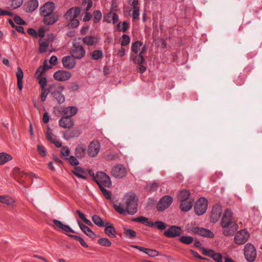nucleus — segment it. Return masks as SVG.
Segmentation results:
<instances>
[{
    "mask_svg": "<svg viewBox=\"0 0 262 262\" xmlns=\"http://www.w3.org/2000/svg\"><path fill=\"white\" fill-rule=\"evenodd\" d=\"M190 195V193L189 191L186 190H183L180 191L178 195V198L181 202L187 201V200L189 198Z\"/></svg>",
    "mask_w": 262,
    "mask_h": 262,
    "instance_id": "obj_35",
    "label": "nucleus"
},
{
    "mask_svg": "<svg viewBox=\"0 0 262 262\" xmlns=\"http://www.w3.org/2000/svg\"><path fill=\"white\" fill-rule=\"evenodd\" d=\"M100 149V143L98 141H92L91 142L88 147V155L91 157H95L98 154Z\"/></svg>",
    "mask_w": 262,
    "mask_h": 262,
    "instance_id": "obj_16",
    "label": "nucleus"
},
{
    "mask_svg": "<svg viewBox=\"0 0 262 262\" xmlns=\"http://www.w3.org/2000/svg\"><path fill=\"white\" fill-rule=\"evenodd\" d=\"M77 112V108L75 106H68L65 107L63 110L64 116L72 118L73 116L76 114Z\"/></svg>",
    "mask_w": 262,
    "mask_h": 262,
    "instance_id": "obj_33",
    "label": "nucleus"
},
{
    "mask_svg": "<svg viewBox=\"0 0 262 262\" xmlns=\"http://www.w3.org/2000/svg\"><path fill=\"white\" fill-rule=\"evenodd\" d=\"M123 204L115 205V209L121 214H135L138 211V200L133 193H127L123 199Z\"/></svg>",
    "mask_w": 262,
    "mask_h": 262,
    "instance_id": "obj_1",
    "label": "nucleus"
},
{
    "mask_svg": "<svg viewBox=\"0 0 262 262\" xmlns=\"http://www.w3.org/2000/svg\"><path fill=\"white\" fill-rule=\"evenodd\" d=\"M104 227V232L106 235L111 238L116 237V230L112 224L108 222H105Z\"/></svg>",
    "mask_w": 262,
    "mask_h": 262,
    "instance_id": "obj_25",
    "label": "nucleus"
},
{
    "mask_svg": "<svg viewBox=\"0 0 262 262\" xmlns=\"http://www.w3.org/2000/svg\"><path fill=\"white\" fill-rule=\"evenodd\" d=\"M133 60L135 63L140 65L143 63L144 61V58L143 55L140 54L135 56V57L133 58Z\"/></svg>",
    "mask_w": 262,
    "mask_h": 262,
    "instance_id": "obj_52",
    "label": "nucleus"
},
{
    "mask_svg": "<svg viewBox=\"0 0 262 262\" xmlns=\"http://www.w3.org/2000/svg\"><path fill=\"white\" fill-rule=\"evenodd\" d=\"M86 146L84 144H78L75 149V155L79 159L83 158L86 154Z\"/></svg>",
    "mask_w": 262,
    "mask_h": 262,
    "instance_id": "obj_23",
    "label": "nucleus"
},
{
    "mask_svg": "<svg viewBox=\"0 0 262 262\" xmlns=\"http://www.w3.org/2000/svg\"><path fill=\"white\" fill-rule=\"evenodd\" d=\"M129 25L126 21H124L122 23L120 22L117 25L118 30L122 32H125L129 29Z\"/></svg>",
    "mask_w": 262,
    "mask_h": 262,
    "instance_id": "obj_42",
    "label": "nucleus"
},
{
    "mask_svg": "<svg viewBox=\"0 0 262 262\" xmlns=\"http://www.w3.org/2000/svg\"><path fill=\"white\" fill-rule=\"evenodd\" d=\"M98 243L104 247H110L112 245L111 242L107 238H101L98 240Z\"/></svg>",
    "mask_w": 262,
    "mask_h": 262,
    "instance_id": "obj_48",
    "label": "nucleus"
},
{
    "mask_svg": "<svg viewBox=\"0 0 262 262\" xmlns=\"http://www.w3.org/2000/svg\"><path fill=\"white\" fill-rule=\"evenodd\" d=\"M99 39L98 37L91 35H88L82 38L83 43L88 46L96 45L98 42Z\"/></svg>",
    "mask_w": 262,
    "mask_h": 262,
    "instance_id": "obj_26",
    "label": "nucleus"
},
{
    "mask_svg": "<svg viewBox=\"0 0 262 262\" xmlns=\"http://www.w3.org/2000/svg\"><path fill=\"white\" fill-rule=\"evenodd\" d=\"M92 219L94 223L99 227H103L105 225V223H104L102 219L97 215H94L92 216Z\"/></svg>",
    "mask_w": 262,
    "mask_h": 262,
    "instance_id": "obj_38",
    "label": "nucleus"
},
{
    "mask_svg": "<svg viewBox=\"0 0 262 262\" xmlns=\"http://www.w3.org/2000/svg\"><path fill=\"white\" fill-rule=\"evenodd\" d=\"M37 151H38L39 154L41 157H45L47 156V151H46L45 148L43 146L38 144L37 145Z\"/></svg>",
    "mask_w": 262,
    "mask_h": 262,
    "instance_id": "obj_57",
    "label": "nucleus"
},
{
    "mask_svg": "<svg viewBox=\"0 0 262 262\" xmlns=\"http://www.w3.org/2000/svg\"><path fill=\"white\" fill-rule=\"evenodd\" d=\"M54 225L53 228L58 231H63L65 232L74 233V231L68 225L63 224L61 221L56 219L52 220Z\"/></svg>",
    "mask_w": 262,
    "mask_h": 262,
    "instance_id": "obj_15",
    "label": "nucleus"
},
{
    "mask_svg": "<svg viewBox=\"0 0 262 262\" xmlns=\"http://www.w3.org/2000/svg\"><path fill=\"white\" fill-rule=\"evenodd\" d=\"M80 134V132L77 129L67 130L63 133V138L68 140L71 138L78 137Z\"/></svg>",
    "mask_w": 262,
    "mask_h": 262,
    "instance_id": "obj_29",
    "label": "nucleus"
},
{
    "mask_svg": "<svg viewBox=\"0 0 262 262\" xmlns=\"http://www.w3.org/2000/svg\"><path fill=\"white\" fill-rule=\"evenodd\" d=\"M59 125L64 128H69L74 125V119L71 117L63 116L59 120Z\"/></svg>",
    "mask_w": 262,
    "mask_h": 262,
    "instance_id": "obj_19",
    "label": "nucleus"
},
{
    "mask_svg": "<svg viewBox=\"0 0 262 262\" xmlns=\"http://www.w3.org/2000/svg\"><path fill=\"white\" fill-rule=\"evenodd\" d=\"M23 3V0H13L11 4L12 7L15 9L20 7Z\"/></svg>",
    "mask_w": 262,
    "mask_h": 262,
    "instance_id": "obj_60",
    "label": "nucleus"
},
{
    "mask_svg": "<svg viewBox=\"0 0 262 262\" xmlns=\"http://www.w3.org/2000/svg\"><path fill=\"white\" fill-rule=\"evenodd\" d=\"M54 135L52 134L51 129L48 127L46 133V138L51 143L54 144L56 147L60 148L62 146L61 142L56 140L54 138Z\"/></svg>",
    "mask_w": 262,
    "mask_h": 262,
    "instance_id": "obj_27",
    "label": "nucleus"
},
{
    "mask_svg": "<svg viewBox=\"0 0 262 262\" xmlns=\"http://www.w3.org/2000/svg\"><path fill=\"white\" fill-rule=\"evenodd\" d=\"M94 180L99 187H110L112 184L108 176L101 171L98 172L96 173Z\"/></svg>",
    "mask_w": 262,
    "mask_h": 262,
    "instance_id": "obj_5",
    "label": "nucleus"
},
{
    "mask_svg": "<svg viewBox=\"0 0 262 262\" xmlns=\"http://www.w3.org/2000/svg\"><path fill=\"white\" fill-rule=\"evenodd\" d=\"M17 85L19 91H21L23 89V79L24 77V73L20 67L17 68L16 72Z\"/></svg>",
    "mask_w": 262,
    "mask_h": 262,
    "instance_id": "obj_30",
    "label": "nucleus"
},
{
    "mask_svg": "<svg viewBox=\"0 0 262 262\" xmlns=\"http://www.w3.org/2000/svg\"><path fill=\"white\" fill-rule=\"evenodd\" d=\"M61 154L62 156L68 157L70 154V150L68 147L64 146L61 149Z\"/></svg>",
    "mask_w": 262,
    "mask_h": 262,
    "instance_id": "obj_63",
    "label": "nucleus"
},
{
    "mask_svg": "<svg viewBox=\"0 0 262 262\" xmlns=\"http://www.w3.org/2000/svg\"><path fill=\"white\" fill-rule=\"evenodd\" d=\"M132 17L134 20H138L140 15V8H133Z\"/></svg>",
    "mask_w": 262,
    "mask_h": 262,
    "instance_id": "obj_56",
    "label": "nucleus"
},
{
    "mask_svg": "<svg viewBox=\"0 0 262 262\" xmlns=\"http://www.w3.org/2000/svg\"><path fill=\"white\" fill-rule=\"evenodd\" d=\"M173 202V198L170 195L163 196L157 204V210L163 211L166 209Z\"/></svg>",
    "mask_w": 262,
    "mask_h": 262,
    "instance_id": "obj_9",
    "label": "nucleus"
},
{
    "mask_svg": "<svg viewBox=\"0 0 262 262\" xmlns=\"http://www.w3.org/2000/svg\"><path fill=\"white\" fill-rule=\"evenodd\" d=\"M38 6L37 0H31L28 3L27 9L29 12L34 11Z\"/></svg>",
    "mask_w": 262,
    "mask_h": 262,
    "instance_id": "obj_40",
    "label": "nucleus"
},
{
    "mask_svg": "<svg viewBox=\"0 0 262 262\" xmlns=\"http://www.w3.org/2000/svg\"><path fill=\"white\" fill-rule=\"evenodd\" d=\"M0 202L8 206L13 207L15 203V201L9 195H0Z\"/></svg>",
    "mask_w": 262,
    "mask_h": 262,
    "instance_id": "obj_31",
    "label": "nucleus"
},
{
    "mask_svg": "<svg viewBox=\"0 0 262 262\" xmlns=\"http://www.w3.org/2000/svg\"><path fill=\"white\" fill-rule=\"evenodd\" d=\"M55 9L54 4L53 2H47L41 7L40 15L41 16L47 15L52 13Z\"/></svg>",
    "mask_w": 262,
    "mask_h": 262,
    "instance_id": "obj_18",
    "label": "nucleus"
},
{
    "mask_svg": "<svg viewBox=\"0 0 262 262\" xmlns=\"http://www.w3.org/2000/svg\"><path fill=\"white\" fill-rule=\"evenodd\" d=\"M51 95L59 104L63 103L65 100V97L62 94L64 88L60 84H53L51 85Z\"/></svg>",
    "mask_w": 262,
    "mask_h": 262,
    "instance_id": "obj_3",
    "label": "nucleus"
},
{
    "mask_svg": "<svg viewBox=\"0 0 262 262\" xmlns=\"http://www.w3.org/2000/svg\"><path fill=\"white\" fill-rule=\"evenodd\" d=\"M107 17L109 18H112V20H108V19H106L108 22L112 21L113 24L116 23L119 20L118 15L116 13L110 12L108 13Z\"/></svg>",
    "mask_w": 262,
    "mask_h": 262,
    "instance_id": "obj_49",
    "label": "nucleus"
},
{
    "mask_svg": "<svg viewBox=\"0 0 262 262\" xmlns=\"http://www.w3.org/2000/svg\"><path fill=\"white\" fill-rule=\"evenodd\" d=\"M102 18L101 12L99 10L95 11L93 12V20L97 23L99 22Z\"/></svg>",
    "mask_w": 262,
    "mask_h": 262,
    "instance_id": "obj_50",
    "label": "nucleus"
},
{
    "mask_svg": "<svg viewBox=\"0 0 262 262\" xmlns=\"http://www.w3.org/2000/svg\"><path fill=\"white\" fill-rule=\"evenodd\" d=\"M14 20L15 22L19 25H25L26 24V23L25 20H24L20 17L18 16H16L14 18Z\"/></svg>",
    "mask_w": 262,
    "mask_h": 262,
    "instance_id": "obj_64",
    "label": "nucleus"
},
{
    "mask_svg": "<svg viewBox=\"0 0 262 262\" xmlns=\"http://www.w3.org/2000/svg\"><path fill=\"white\" fill-rule=\"evenodd\" d=\"M76 18L77 17H74L71 19H68V20H70V22L67 24V26L68 28H75L79 26V21Z\"/></svg>",
    "mask_w": 262,
    "mask_h": 262,
    "instance_id": "obj_45",
    "label": "nucleus"
},
{
    "mask_svg": "<svg viewBox=\"0 0 262 262\" xmlns=\"http://www.w3.org/2000/svg\"><path fill=\"white\" fill-rule=\"evenodd\" d=\"M91 56L92 59L97 60L103 57V52L100 50H94L91 53Z\"/></svg>",
    "mask_w": 262,
    "mask_h": 262,
    "instance_id": "obj_39",
    "label": "nucleus"
},
{
    "mask_svg": "<svg viewBox=\"0 0 262 262\" xmlns=\"http://www.w3.org/2000/svg\"><path fill=\"white\" fill-rule=\"evenodd\" d=\"M202 253L203 255L208 256L212 258L216 262H222L223 256L220 253H216L214 250L211 249H207L202 248Z\"/></svg>",
    "mask_w": 262,
    "mask_h": 262,
    "instance_id": "obj_11",
    "label": "nucleus"
},
{
    "mask_svg": "<svg viewBox=\"0 0 262 262\" xmlns=\"http://www.w3.org/2000/svg\"><path fill=\"white\" fill-rule=\"evenodd\" d=\"M207 207V200L204 198H201L196 202L194 205V211L197 215H201L206 212Z\"/></svg>",
    "mask_w": 262,
    "mask_h": 262,
    "instance_id": "obj_7",
    "label": "nucleus"
},
{
    "mask_svg": "<svg viewBox=\"0 0 262 262\" xmlns=\"http://www.w3.org/2000/svg\"><path fill=\"white\" fill-rule=\"evenodd\" d=\"M66 159L68 160L70 164L73 166H77L79 163L77 157L73 156H70L69 158H66Z\"/></svg>",
    "mask_w": 262,
    "mask_h": 262,
    "instance_id": "obj_55",
    "label": "nucleus"
},
{
    "mask_svg": "<svg viewBox=\"0 0 262 262\" xmlns=\"http://www.w3.org/2000/svg\"><path fill=\"white\" fill-rule=\"evenodd\" d=\"M104 187H102L99 188L105 198L108 200H111L112 198V194L111 192L106 190Z\"/></svg>",
    "mask_w": 262,
    "mask_h": 262,
    "instance_id": "obj_59",
    "label": "nucleus"
},
{
    "mask_svg": "<svg viewBox=\"0 0 262 262\" xmlns=\"http://www.w3.org/2000/svg\"><path fill=\"white\" fill-rule=\"evenodd\" d=\"M82 4L84 6H85V10L87 11L92 7L93 2L91 0H84Z\"/></svg>",
    "mask_w": 262,
    "mask_h": 262,
    "instance_id": "obj_62",
    "label": "nucleus"
},
{
    "mask_svg": "<svg viewBox=\"0 0 262 262\" xmlns=\"http://www.w3.org/2000/svg\"><path fill=\"white\" fill-rule=\"evenodd\" d=\"M52 66H49L47 61H45L43 66H40L35 72V76L37 79H39L40 77L45 72L47 69H51Z\"/></svg>",
    "mask_w": 262,
    "mask_h": 262,
    "instance_id": "obj_32",
    "label": "nucleus"
},
{
    "mask_svg": "<svg viewBox=\"0 0 262 262\" xmlns=\"http://www.w3.org/2000/svg\"><path fill=\"white\" fill-rule=\"evenodd\" d=\"M80 10L79 7H72L67 11L64 14V17L67 20L77 17L80 14Z\"/></svg>",
    "mask_w": 262,
    "mask_h": 262,
    "instance_id": "obj_21",
    "label": "nucleus"
},
{
    "mask_svg": "<svg viewBox=\"0 0 262 262\" xmlns=\"http://www.w3.org/2000/svg\"><path fill=\"white\" fill-rule=\"evenodd\" d=\"M221 226L224 228L223 233L226 236L233 235L238 229V225L232 221V212L227 209L221 220Z\"/></svg>",
    "mask_w": 262,
    "mask_h": 262,
    "instance_id": "obj_2",
    "label": "nucleus"
},
{
    "mask_svg": "<svg viewBox=\"0 0 262 262\" xmlns=\"http://www.w3.org/2000/svg\"><path fill=\"white\" fill-rule=\"evenodd\" d=\"M249 236V232L245 229H242L236 233L234 236V241L237 245H243L247 242Z\"/></svg>",
    "mask_w": 262,
    "mask_h": 262,
    "instance_id": "obj_8",
    "label": "nucleus"
},
{
    "mask_svg": "<svg viewBox=\"0 0 262 262\" xmlns=\"http://www.w3.org/2000/svg\"><path fill=\"white\" fill-rule=\"evenodd\" d=\"M43 16L44 17L43 23L47 25H53L59 19V16L56 13H52Z\"/></svg>",
    "mask_w": 262,
    "mask_h": 262,
    "instance_id": "obj_22",
    "label": "nucleus"
},
{
    "mask_svg": "<svg viewBox=\"0 0 262 262\" xmlns=\"http://www.w3.org/2000/svg\"><path fill=\"white\" fill-rule=\"evenodd\" d=\"M12 156L8 153L2 152L0 153V165H4L8 161L12 160Z\"/></svg>",
    "mask_w": 262,
    "mask_h": 262,
    "instance_id": "obj_34",
    "label": "nucleus"
},
{
    "mask_svg": "<svg viewBox=\"0 0 262 262\" xmlns=\"http://www.w3.org/2000/svg\"><path fill=\"white\" fill-rule=\"evenodd\" d=\"M132 247L138 249L139 250L147 254L150 257H156L159 255H160L159 252L156 250L146 248L139 246L133 245Z\"/></svg>",
    "mask_w": 262,
    "mask_h": 262,
    "instance_id": "obj_20",
    "label": "nucleus"
},
{
    "mask_svg": "<svg viewBox=\"0 0 262 262\" xmlns=\"http://www.w3.org/2000/svg\"><path fill=\"white\" fill-rule=\"evenodd\" d=\"M111 175L116 178H122L127 174L126 168L122 164L113 167L111 171Z\"/></svg>",
    "mask_w": 262,
    "mask_h": 262,
    "instance_id": "obj_10",
    "label": "nucleus"
},
{
    "mask_svg": "<svg viewBox=\"0 0 262 262\" xmlns=\"http://www.w3.org/2000/svg\"><path fill=\"white\" fill-rule=\"evenodd\" d=\"M142 46L143 43L141 41H136L132 44V50L134 53L137 54L139 52L140 48Z\"/></svg>",
    "mask_w": 262,
    "mask_h": 262,
    "instance_id": "obj_43",
    "label": "nucleus"
},
{
    "mask_svg": "<svg viewBox=\"0 0 262 262\" xmlns=\"http://www.w3.org/2000/svg\"><path fill=\"white\" fill-rule=\"evenodd\" d=\"M71 73L70 72L59 70L53 75L54 78L59 81H63L69 80L71 77Z\"/></svg>",
    "mask_w": 262,
    "mask_h": 262,
    "instance_id": "obj_17",
    "label": "nucleus"
},
{
    "mask_svg": "<svg viewBox=\"0 0 262 262\" xmlns=\"http://www.w3.org/2000/svg\"><path fill=\"white\" fill-rule=\"evenodd\" d=\"M256 250L254 246L250 243H247L244 248V256L249 262H253L256 257Z\"/></svg>",
    "mask_w": 262,
    "mask_h": 262,
    "instance_id": "obj_6",
    "label": "nucleus"
},
{
    "mask_svg": "<svg viewBox=\"0 0 262 262\" xmlns=\"http://www.w3.org/2000/svg\"><path fill=\"white\" fill-rule=\"evenodd\" d=\"M51 91L52 90L51 89V85L48 89H41L40 99L42 102L46 100L49 93H50L51 94Z\"/></svg>",
    "mask_w": 262,
    "mask_h": 262,
    "instance_id": "obj_41",
    "label": "nucleus"
},
{
    "mask_svg": "<svg viewBox=\"0 0 262 262\" xmlns=\"http://www.w3.org/2000/svg\"><path fill=\"white\" fill-rule=\"evenodd\" d=\"M72 56H67L63 57L62 59V62L64 68L67 69H73L75 66V61Z\"/></svg>",
    "mask_w": 262,
    "mask_h": 262,
    "instance_id": "obj_24",
    "label": "nucleus"
},
{
    "mask_svg": "<svg viewBox=\"0 0 262 262\" xmlns=\"http://www.w3.org/2000/svg\"><path fill=\"white\" fill-rule=\"evenodd\" d=\"M179 241L185 244L189 245L193 241V238L189 236H182L179 238Z\"/></svg>",
    "mask_w": 262,
    "mask_h": 262,
    "instance_id": "obj_46",
    "label": "nucleus"
},
{
    "mask_svg": "<svg viewBox=\"0 0 262 262\" xmlns=\"http://www.w3.org/2000/svg\"><path fill=\"white\" fill-rule=\"evenodd\" d=\"M222 213V207L219 204L214 205L211 212V221L213 223L216 222L220 218Z\"/></svg>",
    "mask_w": 262,
    "mask_h": 262,
    "instance_id": "obj_13",
    "label": "nucleus"
},
{
    "mask_svg": "<svg viewBox=\"0 0 262 262\" xmlns=\"http://www.w3.org/2000/svg\"><path fill=\"white\" fill-rule=\"evenodd\" d=\"M191 231L194 234H198L199 235L212 238L214 237V234L210 230L202 228V227H193L191 229Z\"/></svg>",
    "mask_w": 262,
    "mask_h": 262,
    "instance_id": "obj_14",
    "label": "nucleus"
},
{
    "mask_svg": "<svg viewBox=\"0 0 262 262\" xmlns=\"http://www.w3.org/2000/svg\"><path fill=\"white\" fill-rule=\"evenodd\" d=\"M154 226H155L157 229L161 230L165 229L167 227L165 223L160 221H156L154 223Z\"/></svg>",
    "mask_w": 262,
    "mask_h": 262,
    "instance_id": "obj_53",
    "label": "nucleus"
},
{
    "mask_svg": "<svg viewBox=\"0 0 262 262\" xmlns=\"http://www.w3.org/2000/svg\"><path fill=\"white\" fill-rule=\"evenodd\" d=\"M121 45L122 46H125L128 45L130 42V37L128 35L123 34L121 38Z\"/></svg>",
    "mask_w": 262,
    "mask_h": 262,
    "instance_id": "obj_51",
    "label": "nucleus"
},
{
    "mask_svg": "<svg viewBox=\"0 0 262 262\" xmlns=\"http://www.w3.org/2000/svg\"><path fill=\"white\" fill-rule=\"evenodd\" d=\"M70 54L74 58L80 59L85 56V50L79 42H75L73 43Z\"/></svg>",
    "mask_w": 262,
    "mask_h": 262,
    "instance_id": "obj_4",
    "label": "nucleus"
},
{
    "mask_svg": "<svg viewBox=\"0 0 262 262\" xmlns=\"http://www.w3.org/2000/svg\"><path fill=\"white\" fill-rule=\"evenodd\" d=\"M78 224L81 230L88 236L94 239L96 237V234L88 226L84 225L80 221L78 222Z\"/></svg>",
    "mask_w": 262,
    "mask_h": 262,
    "instance_id": "obj_28",
    "label": "nucleus"
},
{
    "mask_svg": "<svg viewBox=\"0 0 262 262\" xmlns=\"http://www.w3.org/2000/svg\"><path fill=\"white\" fill-rule=\"evenodd\" d=\"M14 174L15 177H18L19 178H23L26 175V173L24 171H21L20 169L18 167H15L13 169Z\"/></svg>",
    "mask_w": 262,
    "mask_h": 262,
    "instance_id": "obj_58",
    "label": "nucleus"
},
{
    "mask_svg": "<svg viewBox=\"0 0 262 262\" xmlns=\"http://www.w3.org/2000/svg\"><path fill=\"white\" fill-rule=\"evenodd\" d=\"M49 42L48 40L40 39L39 41V52L40 53H45L47 51V49L49 47Z\"/></svg>",
    "mask_w": 262,
    "mask_h": 262,
    "instance_id": "obj_36",
    "label": "nucleus"
},
{
    "mask_svg": "<svg viewBox=\"0 0 262 262\" xmlns=\"http://www.w3.org/2000/svg\"><path fill=\"white\" fill-rule=\"evenodd\" d=\"M192 203L190 201L181 202L180 207L183 211H188L192 208Z\"/></svg>",
    "mask_w": 262,
    "mask_h": 262,
    "instance_id": "obj_37",
    "label": "nucleus"
},
{
    "mask_svg": "<svg viewBox=\"0 0 262 262\" xmlns=\"http://www.w3.org/2000/svg\"><path fill=\"white\" fill-rule=\"evenodd\" d=\"M159 187V185L157 183H152L146 185V189L149 191H154Z\"/></svg>",
    "mask_w": 262,
    "mask_h": 262,
    "instance_id": "obj_54",
    "label": "nucleus"
},
{
    "mask_svg": "<svg viewBox=\"0 0 262 262\" xmlns=\"http://www.w3.org/2000/svg\"><path fill=\"white\" fill-rule=\"evenodd\" d=\"M182 233V229L180 227L172 226L164 231V235L166 237L172 238L180 236Z\"/></svg>",
    "mask_w": 262,
    "mask_h": 262,
    "instance_id": "obj_12",
    "label": "nucleus"
},
{
    "mask_svg": "<svg viewBox=\"0 0 262 262\" xmlns=\"http://www.w3.org/2000/svg\"><path fill=\"white\" fill-rule=\"evenodd\" d=\"M37 80H38V83L41 89L46 88L47 82L46 78L40 77L39 79H37Z\"/></svg>",
    "mask_w": 262,
    "mask_h": 262,
    "instance_id": "obj_61",
    "label": "nucleus"
},
{
    "mask_svg": "<svg viewBox=\"0 0 262 262\" xmlns=\"http://www.w3.org/2000/svg\"><path fill=\"white\" fill-rule=\"evenodd\" d=\"M124 235L128 238H134L136 237V232L131 229H125L124 231Z\"/></svg>",
    "mask_w": 262,
    "mask_h": 262,
    "instance_id": "obj_47",
    "label": "nucleus"
},
{
    "mask_svg": "<svg viewBox=\"0 0 262 262\" xmlns=\"http://www.w3.org/2000/svg\"><path fill=\"white\" fill-rule=\"evenodd\" d=\"M73 173L78 177V178L86 180L87 177L83 174L82 173L84 172L83 170L78 167H76L75 168L74 170L73 171Z\"/></svg>",
    "mask_w": 262,
    "mask_h": 262,
    "instance_id": "obj_44",
    "label": "nucleus"
}]
</instances>
